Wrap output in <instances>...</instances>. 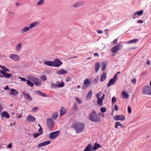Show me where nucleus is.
Listing matches in <instances>:
<instances>
[{"mask_svg": "<svg viewBox=\"0 0 151 151\" xmlns=\"http://www.w3.org/2000/svg\"><path fill=\"white\" fill-rule=\"evenodd\" d=\"M89 119L91 121L97 123L101 121L100 115H98L97 112L94 110L91 112L89 115Z\"/></svg>", "mask_w": 151, "mask_h": 151, "instance_id": "1", "label": "nucleus"}, {"mask_svg": "<svg viewBox=\"0 0 151 151\" xmlns=\"http://www.w3.org/2000/svg\"><path fill=\"white\" fill-rule=\"evenodd\" d=\"M71 127L75 129L77 133L81 132L84 128L83 124L81 123H78L73 124Z\"/></svg>", "mask_w": 151, "mask_h": 151, "instance_id": "2", "label": "nucleus"}, {"mask_svg": "<svg viewBox=\"0 0 151 151\" xmlns=\"http://www.w3.org/2000/svg\"><path fill=\"white\" fill-rule=\"evenodd\" d=\"M64 83L63 80L60 81H57L55 83H51V87L53 88H61L64 86Z\"/></svg>", "mask_w": 151, "mask_h": 151, "instance_id": "3", "label": "nucleus"}, {"mask_svg": "<svg viewBox=\"0 0 151 151\" xmlns=\"http://www.w3.org/2000/svg\"><path fill=\"white\" fill-rule=\"evenodd\" d=\"M54 124L53 120L50 118H47L46 120V124L47 128L50 129H51L53 127Z\"/></svg>", "mask_w": 151, "mask_h": 151, "instance_id": "4", "label": "nucleus"}, {"mask_svg": "<svg viewBox=\"0 0 151 151\" xmlns=\"http://www.w3.org/2000/svg\"><path fill=\"white\" fill-rule=\"evenodd\" d=\"M144 93L151 96V86H144L142 90Z\"/></svg>", "mask_w": 151, "mask_h": 151, "instance_id": "5", "label": "nucleus"}, {"mask_svg": "<svg viewBox=\"0 0 151 151\" xmlns=\"http://www.w3.org/2000/svg\"><path fill=\"white\" fill-rule=\"evenodd\" d=\"M60 134L59 131H57L51 132L49 135V137L51 139H55Z\"/></svg>", "mask_w": 151, "mask_h": 151, "instance_id": "6", "label": "nucleus"}, {"mask_svg": "<svg viewBox=\"0 0 151 151\" xmlns=\"http://www.w3.org/2000/svg\"><path fill=\"white\" fill-rule=\"evenodd\" d=\"M53 67H58L60 65L62 64L63 63L60 60L58 59H55L52 61Z\"/></svg>", "mask_w": 151, "mask_h": 151, "instance_id": "7", "label": "nucleus"}, {"mask_svg": "<svg viewBox=\"0 0 151 151\" xmlns=\"http://www.w3.org/2000/svg\"><path fill=\"white\" fill-rule=\"evenodd\" d=\"M117 79L116 74H115L114 77L109 81L107 84L108 87H109L111 85H113L116 83V80Z\"/></svg>", "mask_w": 151, "mask_h": 151, "instance_id": "8", "label": "nucleus"}, {"mask_svg": "<svg viewBox=\"0 0 151 151\" xmlns=\"http://www.w3.org/2000/svg\"><path fill=\"white\" fill-rule=\"evenodd\" d=\"M122 45L121 44H118L113 47L111 50V51L113 53H116L121 49Z\"/></svg>", "mask_w": 151, "mask_h": 151, "instance_id": "9", "label": "nucleus"}, {"mask_svg": "<svg viewBox=\"0 0 151 151\" xmlns=\"http://www.w3.org/2000/svg\"><path fill=\"white\" fill-rule=\"evenodd\" d=\"M91 83V81L88 79H86L83 83V85L82 86V88L85 89L87 87H88Z\"/></svg>", "mask_w": 151, "mask_h": 151, "instance_id": "10", "label": "nucleus"}, {"mask_svg": "<svg viewBox=\"0 0 151 151\" xmlns=\"http://www.w3.org/2000/svg\"><path fill=\"white\" fill-rule=\"evenodd\" d=\"M114 119L116 121L120 120L121 121H124L125 120V118L124 116L122 114L117 115L114 116Z\"/></svg>", "mask_w": 151, "mask_h": 151, "instance_id": "11", "label": "nucleus"}, {"mask_svg": "<svg viewBox=\"0 0 151 151\" xmlns=\"http://www.w3.org/2000/svg\"><path fill=\"white\" fill-rule=\"evenodd\" d=\"M9 58L15 61H19L20 59L19 58L17 55L15 54H12L9 56Z\"/></svg>", "mask_w": 151, "mask_h": 151, "instance_id": "12", "label": "nucleus"}, {"mask_svg": "<svg viewBox=\"0 0 151 151\" xmlns=\"http://www.w3.org/2000/svg\"><path fill=\"white\" fill-rule=\"evenodd\" d=\"M22 94L26 100L30 101L32 100L33 99L32 97L29 93H27L23 92L22 93Z\"/></svg>", "mask_w": 151, "mask_h": 151, "instance_id": "13", "label": "nucleus"}, {"mask_svg": "<svg viewBox=\"0 0 151 151\" xmlns=\"http://www.w3.org/2000/svg\"><path fill=\"white\" fill-rule=\"evenodd\" d=\"M143 13V10H141L137 12H136L132 16V17L134 19L135 18H137V16L142 15Z\"/></svg>", "mask_w": 151, "mask_h": 151, "instance_id": "14", "label": "nucleus"}, {"mask_svg": "<svg viewBox=\"0 0 151 151\" xmlns=\"http://www.w3.org/2000/svg\"><path fill=\"white\" fill-rule=\"evenodd\" d=\"M0 74H1L4 76V77L6 78H9L12 76L11 74H9L5 72V71H3V70H0Z\"/></svg>", "mask_w": 151, "mask_h": 151, "instance_id": "15", "label": "nucleus"}, {"mask_svg": "<svg viewBox=\"0 0 151 151\" xmlns=\"http://www.w3.org/2000/svg\"><path fill=\"white\" fill-rule=\"evenodd\" d=\"M93 148L92 145L91 144L88 145L85 148L83 151H93Z\"/></svg>", "mask_w": 151, "mask_h": 151, "instance_id": "16", "label": "nucleus"}, {"mask_svg": "<svg viewBox=\"0 0 151 151\" xmlns=\"http://www.w3.org/2000/svg\"><path fill=\"white\" fill-rule=\"evenodd\" d=\"M50 141H47L39 144L37 146V147L40 148L42 146H45L50 144Z\"/></svg>", "mask_w": 151, "mask_h": 151, "instance_id": "17", "label": "nucleus"}, {"mask_svg": "<svg viewBox=\"0 0 151 151\" xmlns=\"http://www.w3.org/2000/svg\"><path fill=\"white\" fill-rule=\"evenodd\" d=\"M27 120L28 122H33L35 120V119L32 115H29L27 117Z\"/></svg>", "mask_w": 151, "mask_h": 151, "instance_id": "18", "label": "nucleus"}, {"mask_svg": "<svg viewBox=\"0 0 151 151\" xmlns=\"http://www.w3.org/2000/svg\"><path fill=\"white\" fill-rule=\"evenodd\" d=\"M19 92L17 91L15 89H10V92L9 94L11 95H17L19 94Z\"/></svg>", "mask_w": 151, "mask_h": 151, "instance_id": "19", "label": "nucleus"}, {"mask_svg": "<svg viewBox=\"0 0 151 151\" xmlns=\"http://www.w3.org/2000/svg\"><path fill=\"white\" fill-rule=\"evenodd\" d=\"M100 63L99 62H96L95 64V72L97 73L100 67Z\"/></svg>", "mask_w": 151, "mask_h": 151, "instance_id": "20", "label": "nucleus"}, {"mask_svg": "<svg viewBox=\"0 0 151 151\" xmlns=\"http://www.w3.org/2000/svg\"><path fill=\"white\" fill-rule=\"evenodd\" d=\"M57 73L59 75L65 74L67 73V71L65 70H58Z\"/></svg>", "mask_w": 151, "mask_h": 151, "instance_id": "21", "label": "nucleus"}, {"mask_svg": "<svg viewBox=\"0 0 151 151\" xmlns=\"http://www.w3.org/2000/svg\"><path fill=\"white\" fill-rule=\"evenodd\" d=\"M1 116L2 117H5L7 118H9L10 116L9 114L6 111H3L1 113Z\"/></svg>", "mask_w": 151, "mask_h": 151, "instance_id": "22", "label": "nucleus"}, {"mask_svg": "<svg viewBox=\"0 0 151 151\" xmlns=\"http://www.w3.org/2000/svg\"><path fill=\"white\" fill-rule=\"evenodd\" d=\"M83 4V2L81 1L78 2L74 4L73 5L74 7L77 8L81 6Z\"/></svg>", "mask_w": 151, "mask_h": 151, "instance_id": "23", "label": "nucleus"}, {"mask_svg": "<svg viewBox=\"0 0 151 151\" xmlns=\"http://www.w3.org/2000/svg\"><path fill=\"white\" fill-rule=\"evenodd\" d=\"M106 73L105 72L103 73V74L101 75L100 81L101 82H103L106 79Z\"/></svg>", "mask_w": 151, "mask_h": 151, "instance_id": "24", "label": "nucleus"}, {"mask_svg": "<svg viewBox=\"0 0 151 151\" xmlns=\"http://www.w3.org/2000/svg\"><path fill=\"white\" fill-rule=\"evenodd\" d=\"M35 93L36 94H38L40 96H42L43 97H46L47 96V95L45 94L42 93L40 91H35Z\"/></svg>", "mask_w": 151, "mask_h": 151, "instance_id": "25", "label": "nucleus"}, {"mask_svg": "<svg viewBox=\"0 0 151 151\" xmlns=\"http://www.w3.org/2000/svg\"><path fill=\"white\" fill-rule=\"evenodd\" d=\"M39 24V22H35L33 23H31L30 24L29 28H32L35 27Z\"/></svg>", "mask_w": 151, "mask_h": 151, "instance_id": "26", "label": "nucleus"}, {"mask_svg": "<svg viewBox=\"0 0 151 151\" xmlns=\"http://www.w3.org/2000/svg\"><path fill=\"white\" fill-rule=\"evenodd\" d=\"M65 113V109L63 107L61 108L60 110V116H61L64 115Z\"/></svg>", "mask_w": 151, "mask_h": 151, "instance_id": "27", "label": "nucleus"}, {"mask_svg": "<svg viewBox=\"0 0 151 151\" xmlns=\"http://www.w3.org/2000/svg\"><path fill=\"white\" fill-rule=\"evenodd\" d=\"M101 147V146L99 144L97 143V142H96L95 143V145L93 147V150H96L98 148Z\"/></svg>", "mask_w": 151, "mask_h": 151, "instance_id": "28", "label": "nucleus"}, {"mask_svg": "<svg viewBox=\"0 0 151 151\" xmlns=\"http://www.w3.org/2000/svg\"><path fill=\"white\" fill-rule=\"evenodd\" d=\"M139 41V40L137 39H134L132 40H129L127 42V43L129 44L132 43H135Z\"/></svg>", "mask_w": 151, "mask_h": 151, "instance_id": "29", "label": "nucleus"}, {"mask_svg": "<svg viewBox=\"0 0 151 151\" xmlns=\"http://www.w3.org/2000/svg\"><path fill=\"white\" fill-rule=\"evenodd\" d=\"M44 64L49 66L53 67L52 61H45Z\"/></svg>", "mask_w": 151, "mask_h": 151, "instance_id": "30", "label": "nucleus"}, {"mask_svg": "<svg viewBox=\"0 0 151 151\" xmlns=\"http://www.w3.org/2000/svg\"><path fill=\"white\" fill-rule=\"evenodd\" d=\"M101 63L102 64V68H101V70L103 71H105L106 69L107 63L106 62H102Z\"/></svg>", "mask_w": 151, "mask_h": 151, "instance_id": "31", "label": "nucleus"}, {"mask_svg": "<svg viewBox=\"0 0 151 151\" xmlns=\"http://www.w3.org/2000/svg\"><path fill=\"white\" fill-rule=\"evenodd\" d=\"M30 29L29 27H25L23 28L21 30V32L22 33H23L25 32H26L28 31Z\"/></svg>", "mask_w": 151, "mask_h": 151, "instance_id": "32", "label": "nucleus"}, {"mask_svg": "<svg viewBox=\"0 0 151 151\" xmlns=\"http://www.w3.org/2000/svg\"><path fill=\"white\" fill-rule=\"evenodd\" d=\"M103 100L101 99V98H99V99H98L97 100V103L99 105L101 106L103 105Z\"/></svg>", "mask_w": 151, "mask_h": 151, "instance_id": "33", "label": "nucleus"}, {"mask_svg": "<svg viewBox=\"0 0 151 151\" xmlns=\"http://www.w3.org/2000/svg\"><path fill=\"white\" fill-rule=\"evenodd\" d=\"M122 94L123 96V98L127 99L128 98L129 95L128 93L125 92L124 91H122Z\"/></svg>", "mask_w": 151, "mask_h": 151, "instance_id": "34", "label": "nucleus"}, {"mask_svg": "<svg viewBox=\"0 0 151 151\" xmlns=\"http://www.w3.org/2000/svg\"><path fill=\"white\" fill-rule=\"evenodd\" d=\"M92 90L90 91L88 93L87 96L86 98H88L89 99L91 98L92 97Z\"/></svg>", "mask_w": 151, "mask_h": 151, "instance_id": "35", "label": "nucleus"}, {"mask_svg": "<svg viewBox=\"0 0 151 151\" xmlns=\"http://www.w3.org/2000/svg\"><path fill=\"white\" fill-rule=\"evenodd\" d=\"M58 116V113H53L52 115L51 118L54 119H56Z\"/></svg>", "mask_w": 151, "mask_h": 151, "instance_id": "36", "label": "nucleus"}, {"mask_svg": "<svg viewBox=\"0 0 151 151\" xmlns=\"http://www.w3.org/2000/svg\"><path fill=\"white\" fill-rule=\"evenodd\" d=\"M26 81L27 84V85H28L31 87H32V86H33L34 83H33L27 80Z\"/></svg>", "mask_w": 151, "mask_h": 151, "instance_id": "37", "label": "nucleus"}, {"mask_svg": "<svg viewBox=\"0 0 151 151\" xmlns=\"http://www.w3.org/2000/svg\"><path fill=\"white\" fill-rule=\"evenodd\" d=\"M118 126H122V127H123V125L120 122H117L115 123V127L116 128H117Z\"/></svg>", "mask_w": 151, "mask_h": 151, "instance_id": "38", "label": "nucleus"}, {"mask_svg": "<svg viewBox=\"0 0 151 151\" xmlns=\"http://www.w3.org/2000/svg\"><path fill=\"white\" fill-rule=\"evenodd\" d=\"M99 79V77L98 76L96 77L94 79L93 81L94 84H95L98 83Z\"/></svg>", "mask_w": 151, "mask_h": 151, "instance_id": "39", "label": "nucleus"}, {"mask_svg": "<svg viewBox=\"0 0 151 151\" xmlns=\"http://www.w3.org/2000/svg\"><path fill=\"white\" fill-rule=\"evenodd\" d=\"M22 45V43H19L17 44L16 47V50L17 51H18L21 49Z\"/></svg>", "mask_w": 151, "mask_h": 151, "instance_id": "40", "label": "nucleus"}, {"mask_svg": "<svg viewBox=\"0 0 151 151\" xmlns=\"http://www.w3.org/2000/svg\"><path fill=\"white\" fill-rule=\"evenodd\" d=\"M40 78L43 81H45L47 79V76L45 75H42L40 77Z\"/></svg>", "mask_w": 151, "mask_h": 151, "instance_id": "41", "label": "nucleus"}, {"mask_svg": "<svg viewBox=\"0 0 151 151\" xmlns=\"http://www.w3.org/2000/svg\"><path fill=\"white\" fill-rule=\"evenodd\" d=\"M100 110L102 113H104L106 111V108L105 107H102L101 108Z\"/></svg>", "mask_w": 151, "mask_h": 151, "instance_id": "42", "label": "nucleus"}, {"mask_svg": "<svg viewBox=\"0 0 151 151\" xmlns=\"http://www.w3.org/2000/svg\"><path fill=\"white\" fill-rule=\"evenodd\" d=\"M44 0H40L38 1L37 3V5H41L43 4L44 2Z\"/></svg>", "mask_w": 151, "mask_h": 151, "instance_id": "43", "label": "nucleus"}, {"mask_svg": "<svg viewBox=\"0 0 151 151\" xmlns=\"http://www.w3.org/2000/svg\"><path fill=\"white\" fill-rule=\"evenodd\" d=\"M2 69L3 70V71L6 72H9V70L6 67L4 66L2 67Z\"/></svg>", "mask_w": 151, "mask_h": 151, "instance_id": "44", "label": "nucleus"}, {"mask_svg": "<svg viewBox=\"0 0 151 151\" xmlns=\"http://www.w3.org/2000/svg\"><path fill=\"white\" fill-rule=\"evenodd\" d=\"M116 99L114 97H112V104L113 105L114 104L115 102L116 101Z\"/></svg>", "mask_w": 151, "mask_h": 151, "instance_id": "45", "label": "nucleus"}, {"mask_svg": "<svg viewBox=\"0 0 151 151\" xmlns=\"http://www.w3.org/2000/svg\"><path fill=\"white\" fill-rule=\"evenodd\" d=\"M41 134H40V133H35L34 134H33V137L35 138H37L38 136H39L40 135H41Z\"/></svg>", "mask_w": 151, "mask_h": 151, "instance_id": "46", "label": "nucleus"}, {"mask_svg": "<svg viewBox=\"0 0 151 151\" xmlns=\"http://www.w3.org/2000/svg\"><path fill=\"white\" fill-rule=\"evenodd\" d=\"M38 131L40 134H42L43 130L42 128L41 127H40V128L38 129Z\"/></svg>", "mask_w": 151, "mask_h": 151, "instance_id": "47", "label": "nucleus"}, {"mask_svg": "<svg viewBox=\"0 0 151 151\" xmlns=\"http://www.w3.org/2000/svg\"><path fill=\"white\" fill-rule=\"evenodd\" d=\"M132 112V110L131 107L129 106H128V112L129 114H131Z\"/></svg>", "mask_w": 151, "mask_h": 151, "instance_id": "48", "label": "nucleus"}, {"mask_svg": "<svg viewBox=\"0 0 151 151\" xmlns=\"http://www.w3.org/2000/svg\"><path fill=\"white\" fill-rule=\"evenodd\" d=\"M38 109V108L37 107H35L33 108L32 109V111L33 112H35Z\"/></svg>", "mask_w": 151, "mask_h": 151, "instance_id": "49", "label": "nucleus"}, {"mask_svg": "<svg viewBox=\"0 0 151 151\" xmlns=\"http://www.w3.org/2000/svg\"><path fill=\"white\" fill-rule=\"evenodd\" d=\"M35 84L37 86H41V84L38 82H36L35 83Z\"/></svg>", "mask_w": 151, "mask_h": 151, "instance_id": "50", "label": "nucleus"}, {"mask_svg": "<svg viewBox=\"0 0 151 151\" xmlns=\"http://www.w3.org/2000/svg\"><path fill=\"white\" fill-rule=\"evenodd\" d=\"M75 99L79 104H81V100L78 98H76Z\"/></svg>", "mask_w": 151, "mask_h": 151, "instance_id": "51", "label": "nucleus"}, {"mask_svg": "<svg viewBox=\"0 0 151 151\" xmlns=\"http://www.w3.org/2000/svg\"><path fill=\"white\" fill-rule=\"evenodd\" d=\"M18 78L21 79V80L22 81H26L27 80H26L24 78H22L20 77H18Z\"/></svg>", "mask_w": 151, "mask_h": 151, "instance_id": "52", "label": "nucleus"}, {"mask_svg": "<svg viewBox=\"0 0 151 151\" xmlns=\"http://www.w3.org/2000/svg\"><path fill=\"white\" fill-rule=\"evenodd\" d=\"M101 92H100L99 93H97L96 95V97H97L98 99H99V98H99V97L100 96V94H101Z\"/></svg>", "mask_w": 151, "mask_h": 151, "instance_id": "53", "label": "nucleus"}, {"mask_svg": "<svg viewBox=\"0 0 151 151\" xmlns=\"http://www.w3.org/2000/svg\"><path fill=\"white\" fill-rule=\"evenodd\" d=\"M118 40L117 39H115L113 41V43L114 45H115L117 43Z\"/></svg>", "mask_w": 151, "mask_h": 151, "instance_id": "54", "label": "nucleus"}, {"mask_svg": "<svg viewBox=\"0 0 151 151\" xmlns=\"http://www.w3.org/2000/svg\"><path fill=\"white\" fill-rule=\"evenodd\" d=\"M114 109L115 111H117L118 110V107L117 105L116 104L114 105Z\"/></svg>", "mask_w": 151, "mask_h": 151, "instance_id": "55", "label": "nucleus"}, {"mask_svg": "<svg viewBox=\"0 0 151 151\" xmlns=\"http://www.w3.org/2000/svg\"><path fill=\"white\" fill-rule=\"evenodd\" d=\"M143 22V21L142 20H139L137 21V23H138L142 24Z\"/></svg>", "mask_w": 151, "mask_h": 151, "instance_id": "56", "label": "nucleus"}, {"mask_svg": "<svg viewBox=\"0 0 151 151\" xmlns=\"http://www.w3.org/2000/svg\"><path fill=\"white\" fill-rule=\"evenodd\" d=\"M136 80L135 78H134L131 81L133 83H136Z\"/></svg>", "mask_w": 151, "mask_h": 151, "instance_id": "57", "label": "nucleus"}, {"mask_svg": "<svg viewBox=\"0 0 151 151\" xmlns=\"http://www.w3.org/2000/svg\"><path fill=\"white\" fill-rule=\"evenodd\" d=\"M4 89L5 90H9V87H8V86L7 85H6V87H4Z\"/></svg>", "mask_w": 151, "mask_h": 151, "instance_id": "58", "label": "nucleus"}, {"mask_svg": "<svg viewBox=\"0 0 151 151\" xmlns=\"http://www.w3.org/2000/svg\"><path fill=\"white\" fill-rule=\"evenodd\" d=\"M71 79L70 78H68L66 79V81L68 82V81H71Z\"/></svg>", "mask_w": 151, "mask_h": 151, "instance_id": "59", "label": "nucleus"}, {"mask_svg": "<svg viewBox=\"0 0 151 151\" xmlns=\"http://www.w3.org/2000/svg\"><path fill=\"white\" fill-rule=\"evenodd\" d=\"M147 73V72L146 71H144V72H142L141 74L142 76H144V75H145V74H146Z\"/></svg>", "mask_w": 151, "mask_h": 151, "instance_id": "60", "label": "nucleus"}, {"mask_svg": "<svg viewBox=\"0 0 151 151\" xmlns=\"http://www.w3.org/2000/svg\"><path fill=\"white\" fill-rule=\"evenodd\" d=\"M12 147V144L11 143H10L7 146V147L9 148H11Z\"/></svg>", "mask_w": 151, "mask_h": 151, "instance_id": "61", "label": "nucleus"}, {"mask_svg": "<svg viewBox=\"0 0 151 151\" xmlns=\"http://www.w3.org/2000/svg\"><path fill=\"white\" fill-rule=\"evenodd\" d=\"M97 32L99 34H101L102 33V31L100 30H98L97 31Z\"/></svg>", "mask_w": 151, "mask_h": 151, "instance_id": "62", "label": "nucleus"}, {"mask_svg": "<svg viewBox=\"0 0 151 151\" xmlns=\"http://www.w3.org/2000/svg\"><path fill=\"white\" fill-rule=\"evenodd\" d=\"M136 48V47H132L130 48L129 49V50H132L135 49Z\"/></svg>", "mask_w": 151, "mask_h": 151, "instance_id": "63", "label": "nucleus"}, {"mask_svg": "<svg viewBox=\"0 0 151 151\" xmlns=\"http://www.w3.org/2000/svg\"><path fill=\"white\" fill-rule=\"evenodd\" d=\"M94 55L95 56H99V54L97 53H95L94 54Z\"/></svg>", "mask_w": 151, "mask_h": 151, "instance_id": "64", "label": "nucleus"}]
</instances>
